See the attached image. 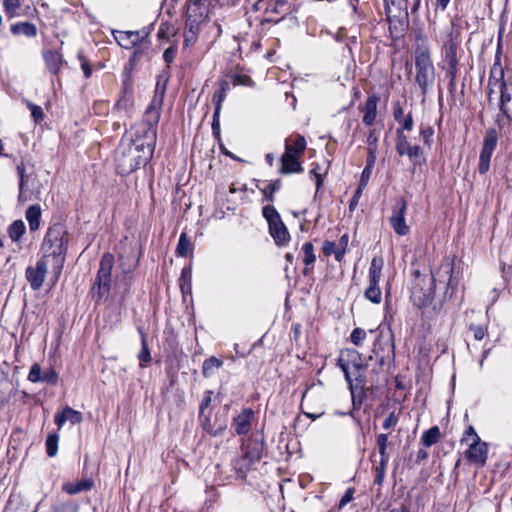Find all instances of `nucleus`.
<instances>
[{
    "label": "nucleus",
    "instance_id": "nucleus-62",
    "mask_svg": "<svg viewBox=\"0 0 512 512\" xmlns=\"http://www.w3.org/2000/svg\"><path fill=\"white\" fill-rule=\"evenodd\" d=\"M399 421V414H396L394 411L391 412L388 417L383 421L382 427L385 430L393 428L397 425Z\"/></svg>",
    "mask_w": 512,
    "mask_h": 512
},
{
    "label": "nucleus",
    "instance_id": "nucleus-3",
    "mask_svg": "<svg viewBox=\"0 0 512 512\" xmlns=\"http://www.w3.org/2000/svg\"><path fill=\"white\" fill-rule=\"evenodd\" d=\"M411 301L419 309L432 304L435 297L436 277L433 274H421L418 269L412 272Z\"/></svg>",
    "mask_w": 512,
    "mask_h": 512
},
{
    "label": "nucleus",
    "instance_id": "nucleus-37",
    "mask_svg": "<svg viewBox=\"0 0 512 512\" xmlns=\"http://www.w3.org/2000/svg\"><path fill=\"white\" fill-rule=\"evenodd\" d=\"M139 332L141 334V350L138 353V359L140 361V366L144 367L147 363L151 361V354L150 349L148 347L146 334L139 329Z\"/></svg>",
    "mask_w": 512,
    "mask_h": 512
},
{
    "label": "nucleus",
    "instance_id": "nucleus-29",
    "mask_svg": "<svg viewBox=\"0 0 512 512\" xmlns=\"http://www.w3.org/2000/svg\"><path fill=\"white\" fill-rule=\"evenodd\" d=\"M230 91V83L227 80H221L218 83V89L213 94V103L215 110L221 111L222 103L225 100L227 93Z\"/></svg>",
    "mask_w": 512,
    "mask_h": 512
},
{
    "label": "nucleus",
    "instance_id": "nucleus-59",
    "mask_svg": "<svg viewBox=\"0 0 512 512\" xmlns=\"http://www.w3.org/2000/svg\"><path fill=\"white\" fill-rule=\"evenodd\" d=\"M17 174L19 176V200L22 198L24 186H25V165L20 162L16 167Z\"/></svg>",
    "mask_w": 512,
    "mask_h": 512
},
{
    "label": "nucleus",
    "instance_id": "nucleus-10",
    "mask_svg": "<svg viewBox=\"0 0 512 512\" xmlns=\"http://www.w3.org/2000/svg\"><path fill=\"white\" fill-rule=\"evenodd\" d=\"M498 134L496 129L489 128L484 136L482 149L479 155L478 171L480 174H485L490 168V160L493 152L497 146Z\"/></svg>",
    "mask_w": 512,
    "mask_h": 512
},
{
    "label": "nucleus",
    "instance_id": "nucleus-16",
    "mask_svg": "<svg viewBox=\"0 0 512 512\" xmlns=\"http://www.w3.org/2000/svg\"><path fill=\"white\" fill-rule=\"evenodd\" d=\"M436 277H438V280L441 282L446 281L447 287L445 291V295H448L450 298L453 296L454 292L457 289L458 281L454 277V261L453 260H446L444 261L437 273Z\"/></svg>",
    "mask_w": 512,
    "mask_h": 512
},
{
    "label": "nucleus",
    "instance_id": "nucleus-20",
    "mask_svg": "<svg viewBox=\"0 0 512 512\" xmlns=\"http://www.w3.org/2000/svg\"><path fill=\"white\" fill-rule=\"evenodd\" d=\"M254 417L255 413L251 408L243 409L236 417H234L232 427L236 434L240 436L248 434Z\"/></svg>",
    "mask_w": 512,
    "mask_h": 512
},
{
    "label": "nucleus",
    "instance_id": "nucleus-14",
    "mask_svg": "<svg viewBox=\"0 0 512 512\" xmlns=\"http://www.w3.org/2000/svg\"><path fill=\"white\" fill-rule=\"evenodd\" d=\"M46 274L47 262L44 258L38 260L35 267L28 266L26 268L25 276L32 290L37 291L42 287Z\"/></svg>",
    "mask_w": 512,
    "mask_h": 512
},
{
    "label": "nucleus",
    "instance_id": "nucleus-15",
    "mask_svg": "<svg viewBox=\"0 0 512 512\" xmlns=\"http://www.w3.org/2000/svg\"><path fill=\"white\" fill-rule=\"evenodd\" d=\"M27 378L32 383L41 382L49 385H56L59 380V375L52 367L43 371L39 363H34L30 368Z\"/></svg>",
    "mask_w": 512,
    "mask_h": 512
},
{
    "label": "nucleus",
    "instance_id": "nucleus-18",
    "mask_svg": "<svg viewBox=\"0 0 512 512\" xmlns=\"http://www.w3.org/2000/svg\"><path fill=\"white\" fill-rule=\"evenodd\" d=\"M113 35L121 47L131 49L147 38L149 32L145 29L139 31H114Z\"/></svg>",
    "mask_w": 512,
    "mask_h": 512
},
{
    "label": "nucleus",
    "instance_id": "nucleus-42",
    "mask_svg": "<svg viewBox=\"0 0 512 512\" xmlns=\"http://www.w3.org/2000/svg\"><path fill=\"white\" fill-rule=\"evenodd\" d=\"M506 82L504 80V70L498 68H491L488 85L490 87L489 94L492 93V87H501V83Z\"/></svg>",
    "mask_w": 512,
    "mask_h": 512
},
{
    "label": "nucleus",
    "instance_id": "nucleus-12",
    "mask_svg": "<svg viewBox=\"0 0 512 512\" xmlns=\"http://www.w3.org/2000/svg\"><path fill=\"white\" fill-rule=\"evenodd\" d=\"M337 365L343 371L345 377H348L351 371L359 372V369L367 368V364L362 362L360 353L355 349L341 351Z\"/></svg>",
    "mask_w": 512,
    "mask_h": 512
},
{
    "label": "nucleus",
    "instance_id": "nucleus-63",
    "mask_svg": "<svg viewBox=\"0 0 512 512\" xmlns=\"http://www.w3.org/2000/svg\"><path fill=\"white\" fill-rule=\"evenodd\" d=\"M469 329L473 332L475 340H482L487 334V328L482 325L471 324Z\"/></svg>",
    "mask_w": 512,
    "mask_h": 512
},
{
    "label": "nucleus",
    "instance_id": "nucleus-13",
    "mask_svg": "<svg viewBox=\"0 0 512 512\" xmlns=\"http://www.w3.org/2000/svg\"><path fill=\"white\" fill-rule=\"evenodd\" d=\"M466 458L478 466H484L488 456V444L481 441L479 436L473 439L465 452Z\"/></svg>",
    "mask_w": 512,
    "mask_h": 512
},
{
    "label": "nucleus",
    "instance_id": "nucleus-11",
    "mask_svg": "<svg viewBox=\"0 0 512 512\" xmlns=\"http://www.w3.org/2000/svg\"><path fill=\"white\" fill-rule=\"evenodd\" d=\"M407 202L400 198L392 208V214L389 217V223L394 232L399 236H405L410 232L409 226L406 224L405 214L407 211Z\"/></svg>",
    "mask_w": 512,
    "mask_h": 512
},
{
    "label": "nucleus",
    "instance_id": "nucleus-58",
    "mask_svg": "<svg viewBox=\"0 0 512 512\" xmlns=\"http://www.w3.org/2000/svg\"><path fill=\"white\" fill-rule=\"evenodd\" d=\"M200 421H201V425H202L203 429L206 432H208L210 435L217 436V435L221 434V432L223 431V428L213 430V428L211 426L209 415L204 414V417L202 419H200Z\"/></svg>",
    "mask_w": 512,
    "mask_h": 512
},
{
    "label": "nucleus",
    "instance_id": "nucleus-41",
    "mask_svg": "<svg viewBox=\"0 0 512 512\" xmlns=\"http://www.w3.org/2000/svg\"><path fill=\"white\" fill-rule=\"evenodd\" d=\"M282 185L281 179H276L273 181H270L267 186L261 189V192L263 193L264 199L269 202L274 201V194L275 192L279 191Z\"/></svg>",
    "mask_w": 512,
    "mask_h": 512
},
{
    "label": "nucleus",
    "instance_id": "nucleus-17",
    "mask_svg": "<svg viewBox=\"0 0 512 512\" xmlns=\"http://www.w3.org/2000/svg\"><path fill=\"white\" fill-rule=\"evenodd\" d=\"M436 277H438V280L441 282L446 281L447 287L445 291V295H448L450 298L453 296L454 292L457 289L458 281L454 277V261L453 260H446L444 261L437 273Z\"/></svg>",
    "mask_w": 512,
    "mask_h": 512
},
{
    "label": "nucleus",
    "instance_id": "nucleus-51",
    "mask_svg": "<svg viewBox=\"0 0 512 512\" xmlns=\"http://www.w3.org/2000/svg\"><path fill=\"white\" fill-rule=\"evenodd\" d=\"M79 506L74 501L62 502L53 507V512H78Z\"/></svg>",
    "mask_w": 512,
    "mask_h": 512
},
{
    "label": "nucleus",
    "instance_id": "nucleus-44",
    "mask_svg": "<svg viewBox=\"0 0 512 512\" xmlns=\"http://www.w3.org/2000/svg\"><path fill=\"white\" fill-rule=\"evenodd\" d=\"M59 435L57 433H50L45 442L46 453L49 457H54L58 452Z\"/></svg>",
    "mask_w": 512,
    "mask_h": 512
},
{
    "label": "nucleus",
    "instance_id": "nucleus-53",
    "mask_svg": "<svg viewBox=\"0 0 512 512\" xmlns=\"http://www.w3.org/2000/svg\"><path fill=\"white\" fill-rule=\"evenodd\" d=\"M367 152H368V157L366 160V165L362 171L364 180H366V178H370L371 173H372V168L376 161V154H377V152H373V153H372V151H367Z\"/></svg>",
    "mask_w": 512,
    "mask_h": 512
},
{
    "label": "nucleus",
    "instance_id": "nucleus-24",
    "mask_svg": "<svg viewBox=\"0 0 512 512\" xmlns=\"http://www.w3.org/2000/svg\"><path fill=\"white\" fill-rule=\"evenodd\" d=\"M382 268H383V259L374 257L371 261L368 278L369 285L367 288H380L379 282L382 276Z\"/></svg>",
    "mask_w": 512,
    "mask_h": 512
},
{
    "label": "nucleus",
    "instance_id": "nucleus-1",
    "mask_svg": "<svg viewBox=\"0 0 512 512\" xmlns=\"http://www.w3.org/2000/svg\"><path fill=\"white\" fill-rule=\"evenodd\" d=\"M155 145L140 138L121 142L116 150V171L122 176L129 175L145 166L153 157Z\"/></svg>",
    "mask_w": 512,
    "mask_h": 512
},
{
    "label": "nucleus",
    "instance_id": "nucleus-38",
    "mask_svg": "<svg viewBox=\"0 0 512 512\" xmlns=\"http://www.w3.org/2000/svg\"><path fill=\"white\" fill-rule=\"evenodd\" d=\"M440 438V429L438 426H433L426 430L421 436V442L424 446L430 447L437 443Z\"/></svg>",
    "mask_w": 512,
    "mask_h": 512
},
{
    "label": "nucleus",
    "instance_id": "nucleus-30",
    "mask_svg": "<svg viewBox=\"0 0 512 512\" xmlns=\"http://www.w3.org/2000/svg\"><path fill=\"white\" fill-rule=\"evenodd\" d=\"M11 32L14 35H25L27 37H35L37 35V27L31 22H18L11 25Z\"/></svg>",
    "mask_w": 512,
    "mask_h": 512
},
{
    "label": "nucleus",
    "instance_id": "nucleus-46",
    "mask_svg": "<svg viewBox=\"0 0 512 512\" xmlns=\"http://www.w3.org/2000/svg\"><path fill=\"white\" fill-rule=\"evenodd\" d=\"M287 140H290L292 154L299 156L304 152L307 144L304 136L297 134L294 138L290 137Z\"/></svg>",
    "mask_w": 512,
    "mask_h": 512
},
{
    "label": "nucleus",
    "instance_id": "nucleus-52",
    "mask_svg": "<svg viewBox=\"0 0 512 512\" xmlns=\"http://www.w3.org/2000/svg\"><path fill=\"white\" fill-rule=\"evenodd\" d=\"M366 336H367L366 331L362 328L357 327V328L353 329V331L351 332L350 340L354 345L361 346L363 344V341L365 340Z\"/></svg>",
    "mask_w": 512,
    "mask_h": 512
},
{
    "label": "nucleus",
    "instance_id": "nucleus-7",
    "mask_svg": "<svg viewBox=\"0 0 512 512\" xmlns=\"http://www.w3.org/2000/svg\"><path fill=\"white\" fill-rule=\"evenodd\" d=\"M459 33L451 32L441 47L442 61L439 67L445 72V76H458L459 68Z\"/></svg>",
    "mask_w": 512,
    "mask_h": 512
},
{
    "label": "nucleus",
    "instance_id": "nucleus-19",
    "mask_svg": "<svg viewBox=\"0 0 512 512\" xmlns=\"http://www.w3.org/2000/svg\"><path fill=\"white\" fill-rule=\"evenodd\" d=\"M303 171V167L298 160V156L292 154V146L290 140L285 141V152L281 156V169L282 174L299 173Z\"/></svg>",
    "mask_w": 512,
    "mask_h": 512
},
{
    "label": "nucleus",
    "instance_id": "nucleus-64",
    "mask_svg": "<svg viewBox=\"0 0 512 512\" xmlns=\"http://www.w3.org/2000/svg\"><path fill=\"white\" fill-rule=\"evenodd\" d=\"M78 59L81 62V68H82L85 78H89L92 74V69H91V66H90L88 60L82 53H78Z\"/></svg>",
    "mask_w": 512,
    "mask_h": 512
},
{
    "label": "nucleus",
    "instance_id": "nucleus-34",
    "mask_svg": "<svg viewBox=\"0 0 512 512\" xmlns=\"http://www.w3.org/2000/svg\"><path fill=\"white\" fill-rule=\"evenodd\" d=\"M140 253L137 255L136 250L131 248L130 255L127 256V262L123 261V256H120V266L124 273H132L138 266Z\"/></svg>",
    "mask_w": 512,
    "mask_h": 512
},
{
    "label": "nucleus",
    "instance_id": "nucleus-32",
    "mask_svg": "<svg viewBox=\"0 0 512 512\" xmlns=\"http://www.w3.org/2000/svg\"><path fill=\"white\" fill-rule=\"evenodd\" d=\"M223 361L215 356L204 360L202 365V374L205 378H210L215 374V371L222 367Z\"/></svg>",
    "mask_w": 512,
    "mask_h": 512
},
{
    "label": "nucleus",
    "instance_id": "nucleus-23",
    "mask_svg": "<svg viewBox=\"0 0 512 512\" xmlns=\"http://www.w3.org/2000/svg\"><path fill=\"white\" fill-rule=\"evenodd\" d=\"M82 420L83 417L81 412L76 411L69 406H66L60 413H57L54 419L55 424L59 429H61L67 421H69L72 425H76L81 423Z\"/></svg>",
    "mask_w": 512,
    "mask_h": 512
},
{
    "label": "nucleus",
    "instance_id": "nucleus-6",
    "mask_svg": "<svg viewBox=\"0 0 512 512\" xmlns=\"http://www.w3.org/2000/svg\"><path fill=\"white\" fill-rule=\"evenodd\" d=\"M164 93L165 86L160 87L158 83L152 101L147 107L144 115L145 138L146 141L153 143L154 145L156 142L157 124L161 115Z\"/></svg>",
    "mask_w": 512,
    "mask_h": 512
},
{
    "label": "nucleus",
    "instance_id": "nucleus-40",
    "mask_svg": "<svg viewBox=\"0 0 512 512\" xmlns=\"http://www.w3.org/2000/svg\"><path fill=\"white\" fill-rule=\"evenodd\" d=\"M192 249V243L187 237L186 233H181L176 248L177 255L181 257H187Z\"/></svg>",
    "mask_w": 512,
    "mask_h": 512
},
{
    "label": "nucleus",
    "instance_id": "nucleus-9",
    "mask_svg": "<svg viewBox=\"0 0 512 512\" xmlns=\"http://www.w3.org/2000/svg\"><path fill=\"white\" fill-rule=\"evenodd\" d=\"M366 369H359L358 371H351L348 377H345L349 384V389L352 397V405L354 409H360L366 396L367 379L364 374Z\"/></svg>",
    "mask_w": 512,
    "mask_h": 512
},
{
    "label": "nucleus",
    "instance_id": "nucleus-36",
    "mask_svg": "<svg viewBox=\"0 0 512 512\" xmlns=\"http://www.w3.org/2000/svg\"><path fill=\"white\" fill-rule=\"evenodd\" d=\"M387 15H400V12H408L407 0H385Z\"/></svg>",
    "mask_w": 512,
    "mask_h": 512
},
{
    "label": "nucleus",
    "instance_id": "nucleus-2",
    "mask_svg": "<svg viewBox=\"0 0 512 512\" xmlns=\"http://www.w3.org/2000/svg\"><path fill=\"white\" fill-rule=\"evenodd\" d=\"M68 232L62 223L51 225L42 242L43 257L52 258L53 271L58 277L62 271L68 249Z\"/></svg>",
    "mask_w": 512,
    "mask_h": 512
},
{
    "label": "nucleus",
    "instance_id": "nucleus-57",
    "mask_svg": "<svg viewBox=\"0 0 512 512\" xmlns=\"http://www.w3.org/2000/svg\"><path fill=\"white\" fill-rule=\"evenodd\" d=\"M367 151L377 152L378 149V135L374 129L370 130L367 135Z\"/></svg>",
    "mask_w": 512,
    "mask_h": 512
},
{
    "label": "nucleus",
    "instance_id": "nucleus-47",
    "mask_svg": "<svg viewBox=\"0 0 512 512\" xmlns=\"http://www.w3.org/2000/svg\"><path fill=\"white\" fill-rule=\"evenodd\" d=\"M378 451L380 454V460H388L389 461V454L387 452V446H388V435L385 433H381L377 436L376 439Z\"/></svg>",
    "mask_w": 512,
    "mask_h": 512
},
{
    "label": "nucleus",
    "instance_id": "nucleus-4",
    "mask_svg": "<svg viewBox=\"0 0 512 512\" xmlns=\"http://www.w3.org/2000/svg\"><path fill=\"white\" fill-rule=\"evenodd\" d=\"M415 82L425 96L435 81V68L428 49L415 51Z\"/></svg>",
    "mask_w": 512,
    "mask_h": 512
},
{
    "label": "nucleus",
    "instance_id": "nucleus-21",
    "mask_svg": "<svg viewBox=\"0 0 512 512\" xmlns=\"http://www.w3.org/2000/svg\"><path fill=\"white\" fill-rule=\"evenodd\" d=\"M399 14L400 15H387L390 32L396 34L397 37L403 35L409 27V13L400 12Z\"/></svg>",
    "mask_w": 512,
    "mask_h": 512
},
{
    "label": "nucleus",
    "instance_id": "nucleus-31",
    "mask_svg": "<svg viewBox=\"0 0 512 512\" xmlns=\"http://www.w3.org/2000/svg\"><path fill=\"white\" fill-rule=\"evenodd\" d=\"M93 487V481L90 479H84L77 483H65L63 485V491L70 495L78 494L82 491H89Z\"/></svg>",
    "mask_w": 512,
    "mask_h": 512
},
{
    "label": "nucleus",
    "instance_id": "nucleus-54",
    "mask_svg": "<svg viewBox=\"0 0 512 512\" xmlns=\"http://www.w3.org/2000/svg\"><path fill=\"white\" fill-rule=\"evenodd\" d=\"M365 298L374 304H379L382 299V293L380 288H366L364 292Z\"/></svg>",
    "mask_w": 512,
    "mask_h": 512
},
{
    "label": "nucleus",
    "instance_id": "nucleus-28",
    "mask_svg": "<svg viewBox=\"0 0 512 512\" xmlns=\"http://www.w3.org/2000/svg\"><path fill=\"white\" fill-rule=\"evenodd\" d=\"M499 110L500 114H507L508 103L512 102V83L503 82L501 83Z\"/></svg>",
    "mask_w": 512,
    "mask_h": 512
},
{
    "label": "nucleus",
    "instance_id": "nucleus-5",
    "mask_svg": "<svg viewBox=\"0 0 512 512\" xmlns=\"http://www.w3.org/2000/svg\"><path fill=\"white\" fill-rule=\"evenodd\" d=\"M114 266V256L111 253H105L101 257L99 269L91 289L92 298L96 303H100L107 298L111 288V272Z\"/></svg>",
    "mask_w": 512,
    "mask_h": 512
},
{
    "label": "nucleus",
    "instance_id": "nucleus-8",
    "mask_svg": "<svg viewBox=\"0 0 512 512\" xmlns=\"http://www.w3.org/2000/svg\"><path fill=\"white\" fill-rule=\"evenodd\" d=\"M262 215L268 222L269 233L276 245H286L290 239V235L276 208L272 205H266L262 208Z\"/></svg>",
    "mask_w": 512,
    "mask_h": 512
},
{
    "label": "nucleus",
    "instance_id": "nucleus-43",
    "mask_svg": "<svg viewBox=\"0 0 512 512\" xmlns=\"http://www.w3.org/2000/svg\"><path fill=\"white\" fill-rule=\"evenodd\" d=\"M210 0H187V11L208 14Z\"/></svg>",
    "mask_w": 512,
    "mask_h": 512
},
{
    "label": "nucleus",
    "instance_id": "nucleus-27",
    "mask_svg": "<svg viewBox=\"0 0 512 512\" xmlns=\"http://www.w3.org/2000/svg\"><path fill=\"white\" fill-rule=\"evenodd\" d=\"M25 218L28 221L31 231H36L40 227L41 207L38 204L31 205L25 212Z\"/></svg>",
    "mask_w": 512,
    "mask_h": 512
},
{
    "label": "nucleus",
    "instance_id": "nucleus-45",
    "mask_svg": "<svg viewBox=\"0 0 512 512\" xmlns=\"http://www.w3.org/2000/svg\"><path fill=\"white\" fill-rule=\"evenodd\" d=\"M369 179L370 178H366V180H364V176L361 173V178H360V183L358 185V188L354 192V195L352 196V198L350 199V202H349V210L350 211L355 210V208L357 207V205L359 203V199H360L361 194H362V191L367 186V183H368Z\"/></svg>",
    "mask_w": 512,
    "mask_h": 512
},
{
    "label": "nucleus",
    "instance_id": "nucleus-55",
    "mask_svg": "<svg viewBox=\"0 0 512 512\" xmlns=\"http://www.w3.org/2000/svg\"><path fill=\"white\" fill-rule=\"evenodd\" d=\"M420 135L423 139L424 144L430 147L434 135V129L431 126H421Z\"/></svg>",
    "mask_w": 512,
    "mask_h": 512
},
{
    "label": "nucleus",
    "instance_id": "nucleus-61",
    "mask_svg": "<svg viewBox=\"0 0 512 512\" xmlns=\"http://www.w3.org/2000/svg\"><path fill=\"white\" fill-rule=\"evenodd\" d=\"M212 391L208 390L205 392V396L203 397L200 406H199V419H202L204 417L205 410L209 407L212 398Z\"/></svg>",
    "mask_w": 512,
    "mask_h": 512
},
{
    "label": "nucleus",
    "instance_id": "nucleus-35",
    "mask_svg": "<svg viewBox=\"0 0 512 512\" xmlns=\"http://www.w3.org/2000/svg\"><path fill=\"white\" fill-rule=\"evenodd\" d=\"M412 147L407 135L402 132V129H396V143L395 150L399 156H404L406 151Z\"/></svg>",
    "mask_w": 512,
    "mask_h": 512
},
{
    "label": "nucleus",
    "instance_id": "nucleus-48",
    "mask_svg": "<svg viewBox=\"0 0 512 512\" xmlns=\"http://www.w3.org/2000/svg\"><path fill=\"white\" fill-rule=\"evenodd\" d=\"M388 460H380L379 464L374 468V484L381 486L385 479L386 467Z\"/></svg>",
    "mask_w": 512,
    "mask_h": 512
},
{
    "label": "nucleus",
    "instance_id": "nucleus-49",
    "mask_svg": "<svg viewBox=\"0 0 512 512\" xmlns=\"http://www.w3.org/2000/svg\"><path fill=\"white\" fill-rule=\"evenodd\" d=\"M302 252L304 254L303 262L306 266L314 264L316 256L314 254V246L311 242H306L302 246Z\"/></svg>",
    "mask_w": 512,
    "mask_h": 512
},
{
    "label": "nucleus",
    "instance_id": "nucleus-26",
    "mask_svg": "<svg viewBox=\"0 0 512 512\" xmlns=\"http://www.w3.org/2000/svg\"><path fill=\"white\" fill-rule=\"evenodd\" d=\"M43 58L48 70L52 74H57L63 63L62 55L58 51L47 50L43 52Z\"/></svg>",
    "mask_w": 512,
    "mask_h": 512
},
{
    "label": "nucleus",
    "instance_id": "nucleus-22",
    "mask_svg": "<svg viewBox=\"0 0 512 512\" xmlns=\"http://www.w3.org/2000/svg\"><path fill=\"white\" fill-rule=\"evenodd\" d=\"M379 97L375 94L370 95L364 106L360 109L363 113L362 121L366 126H371L375 122L377 116V104Z\"/></svg>",
    "mask_w": 512,
    "mask_h": 512
},
{
    "label": "nucleus",
    "instance_id": "nucleus-50",
    "mask_svg": "<svg viewBox=\"0 0 512 512\" xmlns=\"http://www.w3.org/2000/svg\"><path fill=\"white\" fill-rule=\"evenodd\" d=\"M3 7L9 18H14L18 16L17 10L20 7V0H3Z\"/></svg>",
    "mask_w": 512,
    "mask_h": 512
},
{
    "label": "nucleus",
    "instance_id": "nucleus-33",
    "mask_svg": "<svg viewBox=\"0 0 512 512\" xmlns=\"http://www.w3.org/2000/svg\"><path fill=\"white\" fill-rule=\"evenodd\" d=\"M8 235L13 242H19L26 232V226L21 219L13 221L8 227Z\"/></svg>",
    "mask_w": 512,
    "mask_h": 512
},
{
    "label": "nucleus",
    "instance_id": "nucleus-39",
    "mask_svg": "<svg viewBox=\"0 0 512 512\" xmlns=\"http://www.w3.org/2000/svg\"><path fill=\"white\" fill-rule=\"evenodd\" d=\"M404 156H407L411 161H413V166H421L425 162V158L423 156L422 148L419 145H412Z\"/></svg>",
    "mask_w": 512,
    "mask_h": 512
},
{
    "label": "nucleus",
    "instance_id": "nucleus-56",
    "mask_svg": "<svg viewBox=\"0 0 512 512\" xmlns=\"http://www.w3.org/2000/svg\"><path fill=\"white\" fill-rule=\"evenodd\" d=\"M28 107L31 111V116L35 123H40L44 119L43 109L40 106L35 105L31 102H28Z\"/></svg>",
    "mask_w": 512,
    "mask_h": 512
},
{
    "label": "nucleus",
    "instance_id": "nucleus-60",
    "mask_svg": "<svg viewBox=\"0 0 512 512\" xmlns=\"http://www.w3.org/2000/svg\"><path fill=\"white\" fill-rule=\"evenodd\" d=\"M355 488L349 487L339 501L338 509H343L354 498Z\"/></svg>",
    "mask_w": 512,
    "mask_h": 512
},
{
    "label": "nucleus",
    "instance_id": "nucleus-25",
    "mask_svg": "<svg viewBox=\"0 0 512 512\" xmlns=\"http://www.w3.org/2000/svg\"><path fill=\"white\" fill-rule=\"evenodd\" d=\"M207 17L208 14L187 11L185 31L197 35L200 25L207 19Z\"/></svg>",
    "mask_w": 512,
    "mask_h": 512
}]
</instances>
